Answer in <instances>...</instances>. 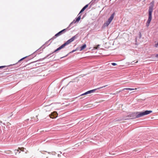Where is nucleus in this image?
<instances>
[{
	"mask_svg": "<svg viewBox=\"0 0 158 158\" xmlns=\"http://www.w3.org/2000/svg\"><path fill=\"white\" fill-rule=\"evenodd\" d=\"M154 3L155 2L153 0L150 3V6L149 7L148 12V18L146 24V26L147 27L149 26L152 19V13L154 9Z\"/></svg>",
	"mask_w": 158,
	"mask_h": 158,
	"instance_id": "f257e3e1",
	"label": "nucleus"
},
{
	"mask_svg": "<svg viewBox=\"0 0 158 158\" xmlns=\"http://www.w3.org/2000/svg\"><path fill=\"white\" fill-rule=\"evenodd\" d=\"M152 112V110H145L143 112H136L137 118L148 114Z\"/></svg>",
	"mask_w": 158,
	"mask_h": 158,
	"instance_id": "f03ea898",
	"label": "nucleus"
},
{
	"mask_svg": "<svg viewBox=\"0 0 158 158\" xmlns=\"http://www.w3.org/2000/svg\"><path fill=\"white\" fill-rule=\"evenodd\" d=\"M114 16V13H113L110 17L108 19L107 21L104 23V25L105 26H107L111 23L112 20L113 19Z\"/></svg>",
	"mask_w": 158,
	"mask_h": 158,
	"instance_id": "7ed1b4c3",
	"label": "nucleus"
},
{
	"mask_svg": "<svg viewBox=\"0 0 158 158\" xmlns=\"http://www.w3.org/2000/svg\"><path fill=\"white\" fill-rule=\"evenodd\" d=\"M77 35L72 37L71 39L68 40L65 43L67 45L76 39L77 38Z\"/></svg>",
	"mask_w": 158,
	"mask_h": 158,
	"instance_id": "20e7f679",
	"label": "nucleus"
},
{
	"mask_svg": "<svg viewBox=\"0 0 158 158\" xmlns=\"http://www.w3.org/2000/svg\"><path fill=\"white\" fill-rule=\"evenodd\" d=\"M107 85H105L103 86L102 87H101L99 88H97V89H92L91 90H89V91H87V93H86L88 94L93 93L94 92L97 90L99 89H101L102 88H104V87H106V86H107Z\"/></svg>",
	"mask_w": 158,
	"mask_h": 158,
	"instance_id": "39448f33",
	"label": "nucleus"
},
{
	"mask_svg": "<svg viewBox=\"0 0 158 158\" xmlns=\"http://www.w3.org/2000/svg\"><path fill=\"white\" fill-rule=\"evenodd\" d=\"M78 17L76 18V20H74L69 25V27H71L73 24L77 22H78L81 19V15H78Z\"/></svg>",
	"mask_w": 158,
	"mask_h": 158,
	"instance_id": "423d86ee",
	"label": "nucleus"
},
{
	"mask_svg": "<svg viewBox=\"0 0 158 158\" xmlns=\"http://www.w3.org/2000/svg\"><path fill=\"white\" fill-rule=\"evenodd\" d=\"M128 117H129V119H135L137 118L136 112H134L132 113L129 114Z\"/></svg>",
	"mask_w": 158,
	"mask_h": 158,
	"instance_id": "0eeeda50",
	"label": "nucleus"
},
{
	"mask_svg": "<svg viewBox=\"0 0 158 158\" xmlns=\"http://www.w3.org/2000/svg\"><path fill=\"white\" fill-rule=\"evenodd\" d=\"M49 116L52 118H55L57 116V114L55 111L53 112L49 115Z\"/></svg>",
	"mask_w": 158,
	"mask_h": 158,
	"instance_id": "6e6552de",
	"label": "nucleus"
},
{
	"mask_svg": "<svg viewBox=\"0 0 158 158\" xmlns=\"http://www.w3.org/2000/svg\"><path fill=\"white\" fill-rule=\"evenodd\" d=\"M68 30V28L64 29L57 33L60 35L64 33Z\"/></svg>",
	"mask_w": 158,
	"mask_h": 158,
	"instance_id": "1a4fd4ad",
	"label": "nucleus"
},
{
	"mask_svg": "<svg viewBox=\"0 0 158 158\" xmlns=\"http://www.w3.org/2000/svg\"><path fill=\"white\" fill-rule=\"evenodd\" d=\"M88 4H87L86 5H85L81 10L80 11V13L78 14V15H79L83 11H84V10L88 7Z\"/></svg>",
	"mask_w": 158,
	"mask_h": 158,
	"instance_id": "9d476101",
	"label": "nucleus"
},
{
	"mask_svg": "<svg viewBox=\"0 0 158 158\" xmlns=\"http://www.w3.org/2000/svg\"><path fill=\"white\" fill-rule=\"evenodd\" d=\"M59 36H60V35H59V34L58 33H57V34H55V35L54 36H53L51 39H50V40H49L48 41H50V40H53L54 39H56L57 37Z\"/></svg>",
	"mask_w": 158,
	"mask_h": 158,
	"instance_id": "9b49d317",
	"label": "nucleus"
},
{
	"mask_svg": "<svg viewBox=\"0 0 158 158\" xmlns=\"http://www.w3.org/2000/svg\"><path fill=\"white\" fill-rule=\"evenodd\" d=\"M86 45L85 44H84L80 48V51H81L84 49L86 47Z\"/></svg>",
	"mask_w": 158,
	"mask_h": 158,
	"instance_id": "f8f14e48",
	"label": "nucleus"
},
{
	"mask_svg": "<svg viewBox=\"0 0 158 158\" xmlns=\"http://www.w3.org/2000/svg\"><path fill=\"white\" fill-rule=\"evenodd\" d=\"M135 89H136V88L135 89H133V88H124L123 90H132Z\"/></svg>",
	"mask_w": 158,
	"mask_h": 158,
	"instance_id": "ddd939ff",
	"label": "nucleus"
},
{
	"mask_svg": "<svg viewBox=\"0 0 158 158\" xmlns=\"http://www.w3.org/2000/svg\"><path fill=\"white\" fill-rule=\"evenodd\" d=\"M52 54H53L52 52V53H50L48 55L46 56L44 58L42 59L41 60H43L47 58L49 56L51 55Z\"/></svg>",
	"mask_w": 158,
	"mask_h": 158,
	"instance_id": "4468645a",
	"label": "nucleus"
},
{
	"mask_svg": "<svg viewBox=\"0 0 158 158\" xmlns=\"http://www.w3.org/2000/svg\"><path fill=\"white\" fill-rule=\"evenodd\" d=\"M61 49L60 47L59 48H57L56 50H55L53 52H52V53H55L56 52L60 50Z\"/></svg>",
	"mask_w": 158,
	"mask_h": 158,
	"instance_id": "2eb2a0df",
	"label": "nucleus"
},
{
	"mask_svg": "<svg viewBox=\"0 0 158 158\" xmlns=\"http://www.w3.org/2000/svg\"><path fill=\"white\" fill-rule=\"evenodd\" d=\"M67 45L65 43L63 44L62 45H61V46H60V48L61 49L63 48H64L65 46Z\"/></svg>",
	"mask_w": 158,
	"mask_h": 158,
	"instance_id": "dca6fc26",
	"label": "nucleus"
},
{
	"mask_svg": "<svg viewBox=\"0 0 158 158\" xmlns=\"http://www.w3.org/2000/svg\"><path fill=\"white\" fill-rule=\"evenodd\" d=\"M19 149L20 150H21V151H23V152H24L25 151L24 150V149L26 150V149L25 148H19Z\"/></svg>",
	"mask_w": 158,
	"mask_h": 158,
	"instance_id": "f3484780",
	"label": "nucleus"
},
{
	"mask_svg": "<svg viewBox=\"0 0 158 158\" xmlns=\"http://www.w3.org/2000/svg\"><path fill=\"white\" fill-rule=\"evenodd\" d=\"M100 46V45L99 44H98L97 46H96V47H94V48L95 49H98V48H99Z\"/></svg>",
	"mask_w": 158,
	"mask_h": 158,
	"instance_id": "a211bd4d",
	"label": "nucleus"
},
{
	"mask_svg": "<svg viewBox=\"0 0 158 158\" xmlns=\"http://www.w3.org/2000/svg\"><path fill=\"white\" fill-rule=\"evenodd\" d=\"M27 56H26V57H24L23 58H22V59H20L18 62V63H19L22 60H23V59H25V58H26V57H27Z\"/></svg>",
	"mask_w": 158,
	"mask_h": 158,
	"instance_id": "6ab92c4d",
	"label": "nucleus"
},
{
	"mask_svg": "<svg viewBox=\"0 0 158 158\" xmlns=\"http://www.w3.org/2000/svg\"><path fill=\"white\" fill-rule=\"evenodd\" d=\"M42 47H40L39 49H38L35 52H36V53H38L40 51H41V48Z\"/></svg>",
	"mask_w": 158,
	"mask_h": 158,
	"instance_id": "aec40b11",
	"label": "nucleus"
},
{
	"mask_svg": "<svg viewBox=\"0 0 158 158\" xmlns=\"http://www.w3.org/2000/svg\"><path fill=\"white\" fill-rule=\"evenodd\" d=\"M111 64L112 65H113V66H115V65H117V64L115 63H111Z\"/></svg>",
	"mask_w": 158,
	"mask_h": 158,
	"instance_id": "412c9836",
	"label": "nucleus"
},
{
	"mask_svg": "<svg viewBox=\"0 0 158 158\" xmlns=\"http://www.w3.org/2000/svg\"><path fill=\"white\" fill-rule=\"evenodd\" d=\"M87 93V92H85V93L82 94L81 95H86V94H87L86 93Z\"/></svg>",
	"mask_w": 158,
	"mask_h": 158,
	"instance_id": "4be33fe9",
	"label": "nucleus"
},
{
	"mask_svg": "<svg viewBox=\"0 0 158 158\" xmlns=\"http://www.w3.org/2000/svg\"><path fill=\"white\" fill-rule=\"evenodd\" d=\"M63 156H64L65 157V156H67V154L66 153H64L63 154Z\"/></svg>",
	"mask_w": 158,
	"mask_h": 158,
	"instance_id": "5701e85b",
	"label": "nucleus"
},
{
	"mask_svg": "<svg viewBox=\"0 0 158 158\" xmlns=\"http://www.w3.org/2000/svg\"><path fill=\"white\" fill-rule=\"evenodd\" d=\"M6 67V66H0V69L4 68H5Z\"/></svg>",
	"mask_w": 158,
	"mask_h": 158,
	"instance_id": "b1692460",
	"label": "nucleus"
},
{
	"mask_svg": "<svg viewBox=\"0 0 158 158\" xmlns=\"http://www.w3.org/2000/svg\"><path fill=\"white\" fill-rule=\"evenodd\" d=\"M134 61H133L132 62H131V64H134V63H136L137 62H138V61H136V62H135L134 63Z\"/></svg>",
	"mask_w": 158,
	"mask_h": 158,
	"instance_id": "393cba45",
	"label": "nucleus"
},
{
	"mask_svg": "<svg viewBox=\"0 0 158 158\" xmlns=\"http://www.w3.org/2000/svg\"><path fill=\"white\" fill-rule=\"evenodd\" d=\"M76 51V50H74L72 51L71 52H70L69 53H73L74 52H75Z\"/></svg>",
	"mask_w": 158,
	"mask_h": 158,
	"instance_id": "a878e982",
	"label": "nucleus"
},
{
	"mask_svg": "<svg viewBox=\"0 0 158 158\" xmlns=\"http://www.w3.org/2000/svg\"><path fill=\"white\" fill-rule=\"evenodd\" d=\"M155 46L156 47H158V42L155 44Z\"/></svg>",
	"mask_w": 158,
	"mask_h": 158,
	"instance_id": "bb28decb",
	"label": "nucleus"
},
{
	"mask_svg": "<svg viewBox=\"0 0 158 158\" xmlns=\"http://www.w3.org/2000/svg\"><path fill=\"white\" fill-rule=\"evenodd\" d=\"M96 1H98V0H92L91 1V2L93 3H94Z\"/></svg>",
	"mask_w": 158,
	"mask_h": 158,
	"instance_id": "cd10ccee",
	"label": "nucleus"
},
{
	"mask_svg": "<svg viewBox=\"0 0 158 158\" xmlns=\"http://www.w3.org/2000/svg\"><path fill=\"white\" fill-rule=\"evenodd\" d=\"M155 57L156 58L158 59V54H156V55Z\"/></svg>",
	"mask_w": 158,
	"mask_h": 158,
	"instance_id": "c85d7f7f",
	"label": "nucleus"
},
{
	"mask_svg": "<svg viewBox=\"0 0 158 158\" xmlns=\"http://www.w3.org/2000/svg\"><path fill=\"white\" fill-rule=\"evenodd\" d=\"M139 36L140 38H141V34L140 32H139Z\"/></svg>",
	"mask_w": 158,
	"mask_h": 158,
	"instance_id": "c756f323",
	"label": "nucleus"
},
{
	"mask_svg": "<svg viewBox=\"0 0 158 158\" xmlns=\"http://www.w3.org/2000/svg\"><path fill=\"white\" fill-rule=\"evenodd\" d=\"M68 54L66 55V56H64V57H61V58H63V57H66V56H68Z\"/></svg>",
	"mask_w": 158,
	"mask_h": 158,
	"instance_id": "7c9ffc66",
	"label": "nucleus"
},
{
	"mask_svg": "<svg viewBox=\"0 0 158 158\" xmlns=\"http://www.w3.org/2000/svg\"><path fill=\"white\" fill-rule=\"evenodd\" d=\"M15 151H16V152H19V150L18 149L15 150Z\"/></svg>",
	"mask_w": 158,
	"mask_h": 158,
	"instance_id": "2f4dec72",
	"label": "nucleus"
},
{
	"mask_svg": "<svg viewBox=\"0 0 158 158\" xmlns=\"http://www.w3.org/2000/svg\"><path fill=\"white\" fill-rule=\"evenodd\" d=\"M28 120H29V119H27L25 121L27 122Z\"/></svg>",
	"mask_w": 158,
	"mask_h": 158,
	"instance_id": "473e14b6",
	"label": "nucleus"
},
{
	"mask_svg": "<svg viewBox=\"0 0 158 158\" xmlns=\"http://www.w3.org/2000/svg\"><path fill=\"white\" fill-rule=\"evenodd\" d=\"M58 157H59V156H60V154H58Z\"/></svg>",
	"mask_w": 158,
	"mask_h": 158,
	"instance_id": "72a5a7b5",
	"label": "nucleus"
},
{
	"mask_svg": "<svg viewBox=\"0 0 158 158\" xmlns=\"http://www.w3.org/2000/svg\"><path fill=\"white\" fill-rule=\"evenodd\" d=\"M2 123V121H0V123Z\"/></svg>",
	"mask_w": 158,
	"mask_h": 158,
	"instance_id": "f704fd0d",
	"label": "nucleus"
},
{
	"mask_svg": "<svg viewBox=\"0 0 158 158\" xmlns=\"http://www.w3.org/2000/svg\"><path fill=\"white\" fill-rule=\"evenodd\" d=\"M41 59H40V60H38L37 61H40V60H41Z\"/></svg>",
	"mask_w": 158,
	"mask_h": 158,
	"instance_id": "c9c22d12",
	"label": "nucleus"
},
{
	"mask_svg": "<svg viewBox=\"0 0 158 158\" xmlns=\"http://www.w3.org/2000/svg\"><path fill=\"white\" fill-rule=\"evenodd\" d=\"M60 152V154H61V153H61V152Z\"/></svg>",
	"mask_w": 158,
	"mask_h": 158,
	"instance_id": "e433bc0d",
	"label": "nucleus"
},
{
	"mask_svg": "<svg viewBox=\"0 0 158 158\" xmlns=\"http://www.w3.org/2000/svg\"><path fill=\"white\" fill-rule=\"evenodd\" d=\"M145 0H143V1H145Z\"/></svg>",
	"mask_w": 158,
	"mask_h": 158,
	"instance_id": "4c0bfd02",
	"label": "nucleus"
}]
</instances>
